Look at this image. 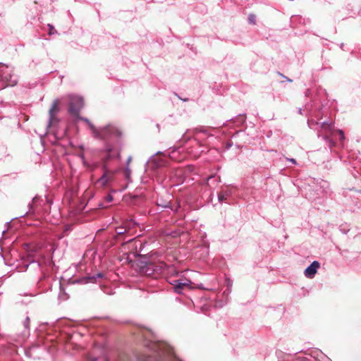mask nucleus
Listing matches in <instances>:
<instances>
[{
	"instance_id": "8",
	"label": "nucleus",
	"mask_w": 361,
	"mask_h": 361,
	"mask_svg": "<svg viewBox=\"0 0 361 361\" xmlns=\"http://www.w3.org/2000/svg\"><path fill=\"white\" fill-rule=\"evenodd\" d=\"M97 351H101V353H103L104 350L95 348L88 357L89 361H108L107 358L104 355L102 357H97Z\"/></svg>"
},
{
	"instance_id": "7",
	"label": "nucleus",
	"mask_w": 361,
	"mask_h": 361,
	"mask_svg": "<svg viewBox=\"0 0 361 361\" xmlns=\"http://www.w3.org/2000/svg\"><path fill=\"white\" fill-rule=\"evenodd\" d=\"M320 264L317 261H314L305 270V275L307 278L312 279L316 274Z\"/></svg>"
},
{
	"instance_id": "3",
	"label": "nucleus",
	"mask_w": 361,
	"mask_h": 361,
	"mask_svg": "<svg viewBox=\"0 0 361 361\" xmlns=\"http://www.w3.org/2000/svg\"><path fill=\"white\" fill-rule=\"evenodd\" d=\"M190 281L188 280L182 281V280H174L171 285L173 286V289L176 293L181 294L184 290H190Z\"/></svg>"
},
{
	"instance_id": "20",
	"label": "nucleus",
	"mask_w": 361,
	"mask_h": 361,
	"mask_svg": "<svg viewBox=\"0 0 361 361\" xmlns=\"http://www.w3.org/2000/svg\"><path fill=\"white\" fill-rule=\"evenodd\" d=\"M360 192H361V191H360Z\"/></svg>"
},
{
	"instance_id": "16",
	"label": "nucleus",
	"mask_w": 361,
	"mask_h": 361,
	"mask_svg": "<svg viewBox=\"0 0 361 361\" xmlns=\"http://www.w3.org/2000/svg\"><path fill=\"white\" fill-rule=\"evenodd\" d=\"M105 200L106 202H110L113 200V197L111 195L109 194L106 196Z\"/></svg>"
},
{
	"instance_id": "19",
	"label": "nucleus",
	"mask_w": 361,
	"mask_h": 361,
	"mask_svg": "<svg viewBox=\"0 0 361 361\" xmlns=\"http://www.w3.org/2000/svg\"><path fill=\"white\" fill-rule=\"evenodd\" d=\"M130 160H131V159H130V158H129V159H128V163H129V162H130Z\"/></svg>"
},
{
	"instance_id": "4",
	"label": "nucleus",
	"mask_w": 361,
	"mask_h": 361,
	"mask_svg": "<svg viewBox=\"0 0 361 361\" xmlns=\"http://www.w3.org/2000/svg\"><path fill=\"white\" fill-rule=\"evenodd\" d=\"M60 101L59 99H54L51 104V106L49 110V125H53L57 122V118L56 117V114L59 112Z\"/></svg>"
},
{
	"instance_id": "12",
	"label": "nucleus",
	"mask_w": 361,
	"mask_h": 361,
	"mask_svg": "<svg viewBox=\"0 0 361 361\" xmlns=\"http://www.w3.org/2000/svg\"><path fill=\"white\" fill-rule=\"evenodd\" d=\"M127 231L126 227H118L116 228L117 237L121 236Z\"/></svg>"
},
{
	"instance_id": "14",
	"label": "nucleus",
	"mask_w": 361,
	"mask_h": 361,
	"mask_svg": "<svg viewBox=\"0 0 361 361\" xmlns=\"http://www.w3.org/2000/svg\"><path fill=\"white\" fill-rule=\"evenodd\" d=\"M248 22L250 24L255 25L256 24V16L253 13H250L248 16Z\"/></svg>"
},
{
	"instance_id": "11",
	"label": "nucleus",
	"mask_w": 361,
	"mask_h": 361,
	"mask_svg": "<svg viewBox=\"0 0 361 361\" xmlns=\"http://www.w3.org/2000/svg\"><path fill=\"white\" fill-rule=\"evenodd\" d=\"M137 243H139L140 245H141V243L140 240H135V239H129L127 240L126 243L123 244V246L125 247L126 245H133L135 247H137Z\"/></svg>"
},
{
	"instance_id": "18",
	"label": "nucleus",
	"mask_w": 361,
	"mask_h": 361,
	"mask_svg": "<svg viewBox=\"0 0 361 361\" xmlns=\"http://www.w3.org/2000/svg\"><path fill=\"white\" fill-rule=\"evenodd\" d=\"M98 276H99V277H102V275L101 274H98Z\"/></svg>"
},
{
	"instance_id": "17",
	"label": "nucleus",
	"mask_w": 361,
	"mask_h": 361,
	"mask_svg": "<svg viewBox=\"0 0 361 361\" xmlns=\"http://www.w3.org/2000/svg\"><path fill=\"white\" fill-rule=\"evenodd\" d=\"M290 161L293 164H296V161L294 159H290Z\"/></svg>"
},
{
	"instance_id": "13",
	"label": "nucleus",
	"mask_w": 361,
	"mask_h": 361,
	"mask_svg": "<svg viewBox=\"0 0 361 361\" xmlns=\"http://www.w3.org/2000/svg\"><path fill=\"white\" fill-rule=\"evenodd\" d=\"M228 197V194L227 192H219L218 194V200L221 202L227 200Z\"/></svg>"
},
{
	"instance_id": "10",
	"label": "nucleus",
	"mask_w": 361,
	"mask_h": 361,
	"mask_svg": "<svg viewBox=\"0 0 361 361\" xmlns=\"http://www.w3.org/2000/svg\"><path fill=\"white\" fill-rule=\"evenodd\" d=\"M338 135L339 136V140L341 142H343L344 139H345V136H344V133L343 130H334V133L333 134V139L334 138V137H336V135Z\"/></svg>"
},
{
	"instance_id": "15",
	"label": "nucleus",
	"mask_w": 361,
	"mask_h": 361,
	"mask_svg": "<svg viewBox=\"0 0 361 361\" xmlns=\"http://www.w3.org/2000/svg\"><path fill=\"white\" fill-rule=\"evenodd\" d=\"M49 35H52V34L56 32V30L54 29V27L52 25H49Z\"/></svg>"
},
{
	"instance_id": "6",
	"label": "nucleus",
	"mask_w": 361,
	"mask_h": 361,
	"mask_svg": "<svg viewBox=\"0 0 361 361\" xmlns=\"http://www.w3.org/2000/svg\"><path fill=\"white\" fill-rule=\"evenodd\" d=\"M321 128L324 134V139H333V134L335 130L332 128L331 123L323 122L321 125Z\"/></svg>"
},
{
	"instance_id": "5",
	"label": "nucleus",
	"mask_w": 361,
	"mask_h": 361,
	"mask_svg": "<svg viewBox=\"0 0 361 361\" xmlns=\"http://www.w3.org/2000/svg\"><path fill=\"white\" fill-rule=\"evenodd\" d=\"M114 174L113 171L105 169L104 174L98 180L97 184L102 187L106 186L113 180Z\"/></svg>"
},
{
	"instance_id": "9",
	"label": "nucleus",
	"mask_w": 361,
	"mask_h": 361,
	"mask_svg": "<svg viewBox=\"0 0 361 361\" xmlns=\"http://www.w3.org/2000/svg\"><path fill=\"white\" fill-rule=\"evenodd\" d=\"M154 265L153 264H147L142 268V272L146 275L151 276L154 274Z\"/></svg>"
},
{
	"instance_id": "2",
	"label": "nucleus",
	"mask_w": 361,
	"mask_h": 361,
	"mask_svg": "<svg viewBox=\"0 0 361 361\" xmlns=\"http://www.w3.org/2000/svg\"><path fill=\"white\" fill-rule=\"evenodd\" d=\"M69 112L75 117H78L81 109L83 107V99L76 95H69Z\"/></svg>"
},
{
	"instance_id": "1",
	"label": "nucleus",
	"mask_w": 361,
	"mask_h": 361,
	"mask_svg": "<svg viewBox=\"0 0 361 361\" xmlns=\"http://www.w3.org/2000/svg\"><path fill=\"white\" fill-rule=\"evenodd\" d=\"M94 133L98 138L108 140L113 137H120L122 132L116 127L108 125L100 129H94Z\"/></svg>"
}]
</instances>
